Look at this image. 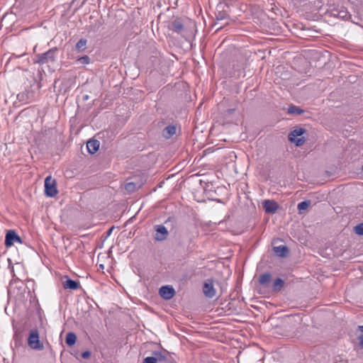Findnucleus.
I'll return each instance as SVG.
<instances>
[{
	"mask_svg": "<svg viewBox=\"0 0 363 363\" xmlns=\"http://www.w3.org/2000/svg\"><path fill=\"white\" fill-rule=\"evenodd\" d=\"M28 345L31 349L35 350H43L44 349L43 342L40 341L39 333L37 329H32L30 331Z\"/></svg>",
	"mask_w": 363,
	"mask_h": 363,
	"instance_id": "nucleus-1",
	"label": "nucleus"
},
{
	"mask_svg": "<svg viewBox=\"0 0 363 363\" xmlns=\"http://www.w3.org/2000/svg\"><path fill=\"white\" fill-rule=\"evenodd\" d=\"M306 132L305 129L303 128H297L293 130L289 134V140L294 143L296 146L302 145L306 140L304 137H301V135Z\"/></svg>",
	"mask_w": 363,
	"mask_h": 363,
	"instance_id": "nucleus-2",
	"label": "nucleus"
},
{
	"mask_svg": "<svg viewBox=\"0 0 363 363\" xmlns=\"http://www.w3.org/2000/svg\"><path fill=\"white\" fill-rule=\"evenodd\" d=\"M57 49L56 48H51L47 52L39 54L36 56V62L40 65L47 64L48 62H53L55 61V53Z\"/></svg>",
	"mask_w": 363,
	"mask_h": 363,
	"instance_id": "nucleus-3",
	"label": "nucleus"
},
{
	"mask_svg": "<svg viewBox=\"0 0 363 363\" xmlns=\"http://www.w3.org/2000/svg\"><path fill=\"white\" fill-rule=\"evenodd\" d=\"M45 194L47 196L54 197L57 194L56 181L51 176H48L45 179Z\"/></svg>",
	"mask_w": 363,
	"mask_h": 363,
	"instance_id": "nucleus-4",
	"label": "nucleus"
},
{
	"mask_svg": "<svg viewBox=\"0 0 363 363\" xmlns=\"http://www.w3.org/2000/svg\"><path fill=\"white\" fill-rule=\"evenodd\" d=\"M154 228L156 232L154 238L156 241L161 242L165 240L167 238L169 232L164 225H155Z\"/></svg>",
	"mask_w": 363,
	"mask_h": 363,
	"instance_id": "nucleus-5",
	"label": "nucleus"
},
{
	"mask_svg": "<svg viewBox=\"0 0 363 363\" xmlns=\"http://www.w3.org/2000/svg\"><path fill=\"white\" fill-rule=\"evenodd\" d=\"M15 242H21L20 236L14 230H9L6 235L5 245L10 247Z\"/></svg>",
	"mask_w": 363,
	"mask_h": 363,
	"instance_id": "nucleus-6",
	"label": "nucleus"
},
{
	"mask_svg": "<svg viewBox=\"0 0 363 363\" xmlns=\"http://www.w3.org/2000/svg\"><path fill=\"white\" fill-rule=\"evenodd\" d=\"M152 354L155 355L157 363H172V359L168 355V352L166 350L163 352L155 351L152 352Z\"/></svg>",
	"mask_w": 363,
	"mask_h": 363,
	"instance_id": "nucleus-7",
	"label": "nucleus"
},
{
	"mask_svg": "<svg viewBox=\"0 0 363 363\" xmlns=\"http://www.w3.org/2000/svg\"><path fill=\"white\" fill-rule=\"evenodd\" d=\"M159 293L162 298L169 300L174 296L175 291L172 286L167 285L162 286L160 289Z\"/></svg>",
	"mask_w": 363,
	"mask_h": 363,
	"instance_id": "nucleus-8",
	"label": "nucleus"
},
{
	"mask_svg": "<svg viewBox=\"0 0 363 363\" xmlns=\"http://www.w3.org/2000/svg\"><path fill=\"white\" fill-rule=\"evenodd\" d=\"M203 292L208 298H213L216 295V290L213 287V281L208 279L203 284Z\"/></svg>",
	"mask_w": 363,
	"mask_h": 363,
	"instance_id": "nucleus-9",
	"label": "nucleus"
},
{
	"mask_svg": "<svg viewBox=\"0 0 363 363\" xmlns=\"http://www.w3.org/2000/svg\"><path fill=\"white\" fill-rule=\"evenodd\" d=\"M278 207V203L274 200H265L263 203V208L267 213H274Z\"/></svg>",
	"mask_w": 363,
	"mask_h": 363,
	"instance_id": "nucleus-10",
	"label": "nucleus"
},
{
	"mask_svg": "<svg viewBox=\"0 0 363 363\" xmlns=\"http://www.w3.org/2000/svg\"><path fill=\"white\" fill-rule=\"evenodd\" d=\"M331 15L334 17L345 19L347 18V11L345 7L336 8L331 10Z\"/></svg>",
	"mask_w": 363,
	"mask_h": 363,
	"instance_id": "nucleus-11",
	"label": "nucleus"
},
{
	"mask_svg": "<svg viewBox=\"0 0 363 363\" xmlns=\"http://www.w3.org/2000/svg\"><path fill=\"white\" fill-rule=\"evenodd\" d=\"M86 148L90 154H94L99 148V142L97 140H90L86 143Z\"/></svg>",
	"mask_w": 363,
	"mask_h": 363,
	"instance_id": "nucleus-12",
	"label": "nucleus"
},
{
	"mask_svg": "<svg viewBox=\"0 0 363 363\" xmlns=\"http://www.w3.org/2000/svg\"><path fill=\"white\" fill-rule=\"evenodd\" d=\"M177 128L175 125H169L164 128L162 135L169 139L176 133Z\"/></svg>",
	"mask_w": 363,
	"mask_h": 363,
	"instance_id": "nucleus-13",
	"label": "nucleus"
},
{
	"mask_svg": "<svg viewBox=\"0 0 363 363\" xmlns=\"http://www.w3.org/2000/svg\"><path fill=\"white\" fill-rule=\"evenodd\" d=\"M63 287L65 289L76 290L79 287V283L77 281L68 279L63 282Z\"/></svg>",
	"mask_w": 363,
	"mask_h": 363,
	"instance_id": "nucleus-14",
	"label": "nucleus"
},
{
	"mask_svg": "<svg viewBox=\"0 0 363 363\" xmlns=\"http://www.w3.org/2000/svg\"><path fill=\"white\" fill-rule=\"evenodd\" d=\"M272 280V275L270 273L267 272L264 274H262L260 275L259 278V283L264 286H268L271 282Z\"/></svg>",
	"mask_w": 363,
	"mask_h": 363,
	"instance_id": "nucleus-15",
	"label": "nucleus"
},
{
	"mask_svg": "<svg viewBox=\"0 0 363 363\" xmlns=\"http://www.w3.org/2000/svg\"><path fill=\"white\" fill-rule=\"evenodd\" d=\"M274 251L279 257H284L289 252V248L286 245H279L274 247Z\"/></svg>",
	"mask_w": 363,
	"mask_h": 363,
	"instance_id": "nucleus-16",
	"label": "nucleus"
},
{
	"mask_svg": "<svg viewBox=\"0 0 363 363\" xmlns=\"http://www.w3.org/2000/svg\"><path fill=\"white\" fill-rule=\"evenodd\" d=\"M171 29L177 33H181L184 30V25L179 20H175L172 23Z\"/></svg>",
	"mask_w": 363,
	"mask_h": 363,
	"instance_id": "nucleus-17",
	"label": "nucleus"
},
{
	"mask_svg": "<svg viewBox=\"0 0 363 363\" xmlns=\"http://www.w3.org/2000/svg\"><path fill=\"white\" fill-rule=\"evenodd\" d=\"M284 285V281L281 278H277L273 283V291L275 292L280 291Z\"/></svg>",
	"mask_w": 363,
	"mask_h": 363,
	"instance_id": "nucleus-18",
	"label": "nucleus"
},
{
	"mask_svg": "<svg viewBox=\"0 0 363 363\" xmlns=\"http://www.w3.org/2000/svg\"><path fill=\"white\" fill-rule=\"evenodd\" d=\"M304 112L303 109H301L300 107L291 105L288 108V113L293 114V115H301Z\"/></svg>",
	"mask_w": 363,
	"mask_h": 363,
	"instance_id": "nucleus-19",
	"label": "nucleus"
},
{
	"mask_svg": "<svg viewBox=\"0 0 363 363\" xmlns=\"http://www.w3.org/2000/svg\"><path fill=\"white\" fill-rule=\"evenodd\" d=\"M77 340L76 335L72 333H68L66 336L65 342L69 346H72L75 344Z\"/></svg>",
	"mask_w": 363,
	"mask_h": 363,
	"instance_id": "nucleus-20",
	"label": "nucleus"
},
{
	"mask_svg": "<svg viewBox=\"0 0 363 363\" xmlns=\"http://www.w3.org/2000/svg\"><path fill=\"white\" fill-rule=\"evenodd\" d=\"M87 40L84 38H81L76 44V49L79 52L84 51L86 48Z\"/></svg>",
	"mask_w": 363,
	"mask_h": 363,
	"instance_id": "nucleus-21",
	"label": "nucleus"
},
{
	"mask_svg": "<svg viewBox=\"0 0 363 363\" xmlns=\"http://www.w3.org/2000/svg\"><path fill=\"white\" fill-rule=\"evenodd\" d=\"M310 205H311L310 201H303L300 202L298 204L297 208L299 211H303V210L307 209Z\"/></svg>",
	"mask_w": 363,
	"mask_h": 363,
	"instance_id": "nucleus-22",
	"label": "nucleus"
},
{
	"mask_svg": "<svg viewBox=\"0 0 363 363\" xmlns=\"http://www.w3.org/2000/svg\"><path fill=\"white\" fill-rule=\"evenodd\" d=\"M77 62H79L82 65H88L90 62V58L88 55H84L78 58Z\"/></svg>",
	"mask_w": 363,
	"mask_h": 363,
	"instance_id": "nucleus-23",
	"label": "nucleus"
},
{
	"mask_svg": "<svg viewBox=\"0 0 363 363\" xmlns=\"http://www.w3.org/2000/svg\"><path fill=\"white\" fill-rule=\"evenodd\" d=\"M354 233L358 235H363V223L357 224L354 227Z\"/></svg>",
	"mask_w": 363,
	"mask_h": 363,
	"instance_id": "nucleus-24",
	"label": "nucleus"
},
{
	"mask_svg": "<svg viewBox=\"0 0 363 363\" xmlns=\"http://www.w3.org/2000/svg\"><path fill=\"white\" fill-rule=\"evenodd\" d=\"M143 363H157L155 355L152 354L151 357H147L144 359Z\"/></svg>",
	"mask_w": 363,
	"mask_h": 363,
	"instance_id": "nucleus-25",
	"label": "nucleus"
},
{
	"mask_svg": "<svg viewBox=\"0 0 363 363\" xmlns=\"http://www.w3.org/2000/svg\"><path fill=\"white\" fill-rule=\"evenodd\" d=\"M135 184L133 182H128L125 185V189L128 191H134Z\"/></svg>",
	"mask_w": 363,
	"mask_h": 363,
	"instance_id": "nucleus-26",
	"label": "nucleus"
},
{
	"mask_svg": "<svg viewBox=\"0 0 363 363\" xmlns=\"http://www.w3.org/2000/svg\"><path fill=\"white\" fill-rule=\"evenodd\" d=\"M27 96L26 92H21L18 94L17 97L20 101H24L26 99V97Z\"/></svg>",
	"mask_w": 363,
	"mask_h": 363,
	"instance_id": "nucleus-27",
	"label": "nucleus"
},
{
	"mask_svg": "<svg viewBox=\"0 0 363 363\" xmlns=\"http://www.w3.org/2000/svg\"><path fill=\"white\" fill-rule=\"evenodd\" d=\"M91 356V352L89 351H85L82 353V357L84 359H88Z\"/></svg>",
	"mask_w": 363,
	"mask_h": 363,
	"instance_id": "nucleus-28",
	"label": "nucleus"
},
{
	"mask_svg": "<svg viewBox=\"0 0 363 363\" xmlns=\"http://www.w3.org/2000/svg\"><path fill=\"white\" fill-rule=\"evenodd\" d=\"M359 344L361 348H363V334H361L358 336Z\"/></svg>",
	"mask_w": 363,
	"mask_h": 363,
	"instance_id": "nucleus-29",
	"label": "nucleus"
},
{
	"mask_svg": "<svg viewBox=\"0 0 363 363\" xmlns=\"http://www.w3.org/2000/svg\"><path fill=\"white\" fill-rule=\"evenodd\" d=\"M235 108H229L227 110V113L228 114H233L235 112Z\"/></svg>",
	"mask_w": 363,
	"mask_h": 363,
	"instance_id": "nucleus-30",
	"label": "nucleus"
},
{
	"mask_svg": "<svg viewBox=\"0 0 363 363\" xmlns=\"http://www.w3.org/2000/svg\"><path fill=\"white\" fill-rule=\"evenodd\" d=\"M359 330L361 331L362 334H363V325H359Z\"/></svg>",
	"mask_w": 363,
	"mask_h": 363,
	"instance_id": "nucleus-31",
	"label": "nucleus"
},
{
	"mask_svg": "<svg viewBox=\"0 0 363 363\" xmlns=\"http://www.w3.org/2000/svg\"><path fill=\"white\" fill-rule=\"evenodd\" d=\"M112 230H113V228H110L108 231H107V234L108 235H111V232H112Z\"/></svg>",
	"mask_w": 363,
	"mask_h": 363,
	"instance_id": "nucleus-32",
	"label": "nucleus"
},
{
	"mask_svg": "<svg viewBox=\"0 0 363 363\" xmlns=\"http://www.w3.org/2000/svg\"><path fill=\"white\" fill-rule=\"evenodd\" d=\"M217 18H218V19H223L224 17L222 16H220V18H218V17H217Z\"/></svg>",
	"mask_w": 363,
	"mask_h": 363,
	"instance_id": "nucleus-33",
	"label": "nucleus"
},
{
	"mask_svg": "<svg viewBox=\"0 0 363 363\" xmlns=\"http://www.w3.org/2000/svg\"><path fill=\"white\" fill-rule=\"evenodd\" d=\"M217 18H218V19H223L224 17L222 16H220V18H218V17H217Z\"/></svg>",
	"mask_w": 363,
	"mask_h": 363,
	"instance_id": "nucleus-34",
	"label": "nucleus"
}]
</instances>
